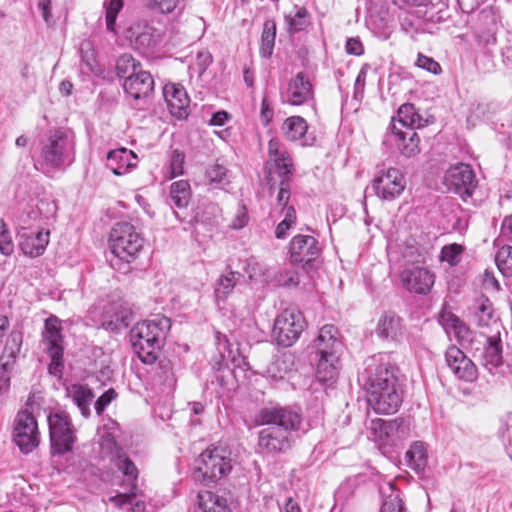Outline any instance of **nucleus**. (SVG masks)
<instances>
[{"instance_id":"nucleus-1","label":"nucleus","mask_w":512,"mask_h":512,"mask_svg":"<svg viewBox=\"0 0 512 512\" xmlns=\"http://www.w3.org/2000/svg\"><path fill=\"white\" fill-rule=\"evenodd\" d=\"M363 377L368 402L374 411L380 414L397 412L403 397L392 365L384 362L381 356H373L367 362Z\"/></svg>"},{"instance_id":"nucleus-2","label":"nucleus","mask_w":512,"mask_h":512,"mask_svg":"<svg viewBox=\"0 0 512 512\" xmlns=\"http://www.w3.org/2000/svg\"><path fill=\"white\" fill-rule=\"evenodd\" d=\"M170 328V319L160 315L137 323L132 328V347L143 363L153 364L158 359Z\"/></svg>"},{"instance_id":"nucleus-3","label":"nucleus","mask_w":512,"mask_h":512,"mask_svg":"<svg viewBox=\"0 0 512 512\" xmlns=\"http://www.w3.org/2000/svg\"><path fill=\"white\" fill-rule=\"evenodd\" d=\"M109 244L115 256V259L111 260L112 267L126 273L129 271L128 264L135 261L142 252L144 239L134 225L119 222L110 232Z\"/></svg>"},{"instance_id":"nucleus-4","label":"nucleus","mask_w":512,"mask_h":512,"mask_svg":"<svg viewBox=\"0 0 512 512\" xmlns=\"http://www.w3.org/2000/svg\"><path fill=\"white\" fill-rule=\"evenodd\" d=\"M74 147L62 131L52 132L41 144L37 164L45 173L70 164L73 161Z\"/></svg>"},{"instance_id":"nucleus-5","label":"nucleus","mask_w":512,"mask_h":512,"mask_svg":"<svg viewBox=\"0 0 512 512\" xmlns=\"http://www.w3.org/2000/svg\"><path fill=\"white\" fill-rule=\"evenodd\" d=\"M35 394H29L25 407L18 411L13 422L12 438L18 448H37L41 442L38 422L34 415Z\"/></svg>"},{"instance_id":"nucleus-6","label":"nucleus","mask_w":512,"mask_h":512,"mask_svg":"<svg viewBox=\"0 0 512 512\" xmlns=\"http://www.w3.org/2000/svg\"><path fill=\"white\" fill-rule=\"evenodd\" d=\"M228 450H203L195 460L194 479L204 484L214 483L232 469Z\"/></svg>"},{"instance_id":"nucleus-7","label":"nucleus","mask_w":512,"mask_h":512,"mask_svg":"<svg viewBox=\"0 0 512 512\" xmlns=\"http://www.w3.org/2000/svg\"><path fill=\"white\" fill-rule=\"evenodd\" d=\"M61 323L57 316L50 315L41 332V344L51 359L49 372L54 376H60L64 368V336Z\"/></svg>"},{"instance_id":"nucleus-8","label":"nucleus","mask_w":512,"mask_h":512,"mask_svg":"<svg viewBox=\"0 0 512 512\" xmlns=\"http://www.w3.org/2000/svg\"><path fill=\"white\" fill-rule=\"evenodd\" d=\"M265 180L272 191L275 186L273 173L280 178L291 179L294 174V162L284 143L278 138H271L267 144V159L264 164Z\"/></svg>"},{"instance_id":"nucleus-9","label":"nucleus","mask_w":512,"mask_h":512,"mask_svg":"<svg viewBox=\"0 0 512 512\" xmlns=\"http://www.w3.org/2000/svg\"><path fill=\"white\" fill-rule=\"evenodd\" d=\"M306 327L305 318L297 308L283 310L275 319L272 336L278 345L289 347L300 337Z\"/></svg>"},{"instance_id":"nucleus-10","label":"nucleus","mask_w":512,"mask_h":512,"mask_svg":"<svg viewBox=\"0 0 512 512\" xmlns=\"http://www.w3.org/2000/svg\"><path fill=\"white\" fill-rule=\"evenodd\" d=\"M371 187L380 199L392 201L403 193L406 187V178L398 168L381 169L374 176Z\"/></svg>"},{"instance_id":"nucleus-11","label":"nucleus","mask_w":512,"mask_h":512,"mask_svg":"<svg viewBox=\"0 0 512 512\" xmlns=\"http://www.w3.org/2000/svg\"><path fill=\"white\" fill-rule=\"evenodd\" d=\"M47 420L52 448H72L77 437L70 416L65 411L55 410Z\"/></svg>"},{"instance_id":"nucleus-12","label":"nucleus","mask_w":512,"mask_h":512,"mask_svg":"<svg viewBox=\"0 0 512 512\" xmlns=\"http://www.w3.org/2000/svg\"><path fill=\"white\" fill-rule=\"evenodd\" d=\"M322 252L318 240L311 235H296L289 243L290 259L293 263L300 264L303 269L314 267Z\"/></svg>"},{"instance_id":"nucleus-13","label":"nucleus","mask_w":512,"mask_h":512,"mask_svg":"<svg viewBox=\"0 0 512 512\" xmlns=\"http://www.w3.org/2000/svg\"><path fill=\"white\" fill-rule=\"evenodd\" d=\"M256 422L259 425H278L287 433L300 428L302 417L297 411L287 407H264L257 414Z\"/></svg>"},{"instance_id":"nucleus-14","label":"nucleus","mask_w":512,"mask_h":512,"mask_svg":"<svg viewBox=\"0 0 512 512\" xmlns=\"http://www.w3.org/2000/svg\"><path fill=\"white\" fill-rule=\"evenodd\" d=\"M313 98V85L310 82L308 75L303 72H298L281 90L282 102L289 105H304L312 101Z\"/></svg>"},{"instance_id":"nucleus-15","label":"nucleus","mask_w":512,"mask_h":512,"mask_svg":"<svg viewBox=\"0 0 512 512\" xmlns=\"http://www.w3.org/2000/svg\"><path fill=\"white\" fill-rule=\"evenodd\" d=\"M124 38L131 47L145 53L153 49L160 42L161 33L153 26L137 22L124 30Z\"/></svg>"},{"instance_id":"nucleus-16","label":"nucleus","mask_w":512,"mask_h":512,"mask_svg":"<svg viewBox=\"0 0 512 512\" xmlns=\"http://www.w3.org/2000/svg\"><path fill=\"white\" fill-rule=\"evenodd\" d=\"M400 281L410 293L427 295L435 283V274L425 267L413 266L401 271Z\"/></svg>"},{"instance_id":"nucleus-17","label":"nucleus","mask_w":512,"mask_h":512,"mask_svg":"<svg viewBox=\"0 0 512 512\" xmlns=\"http://www.w3.org/2000/svg\"><path fill=\"white\" fill-rule=\"evenodd\" d=\"M444 182L449 189L470 196L476 187L477 181L471 166L457 163L445 173Z\"/></svg>"},{"instance_id":"nucleus-18","label":"nucleus","mask_w":512,"mask_h":512,"mask_svg":"<svg viewBox=\"0 0 512 512\" xmlns=\"http://www.w3.org/2000/svg\"><path fill=\"white\" fill-rule=\"evenodd\" d=\"M49 236V230L21 226L18 230L20 249L30 257L40 256L49 243Z\"/></svg>"},{"instance_id":"nucleus-19","label":"nucleus","mask_w":512,"mask_h":512,"mask_svg":"<svg viewBox=\"0 0 512 512\" xmlns=\"http://www.w3.org/2000/svg\"><path fill=\"white\" fill-rule=\"evenodd\" d=\"M163 96L171 115L185 119L189 115L190 98L183 85L168 83L163 88Z\"/></svg>"},{"instance_id":"nucleus-20","label":"nucleus","mask_w":512,"mask_h":512,"mask_svg":"<svg viewBox=\"0 0 512 512\" xmlns=\"http://www.w3.org/2000/svg\"><path fill=\"white\" fill-rule=\"evenodd\" d=\"M448 367L461 380L473 381L477 376V368L458 347L449 346L445 353Z\"/></svg>"},{"instance_id":"nucleus-21","label":"nucleus","mask_w":512,"mask_h":512,"mask_svg":"<svg viewBox=\"0 0 512 512\" xmlns=\"http://www.w3.org/2000/svg\"><path fill=\"white\" fill-rule=\"evenodd\" d=\"M385 142L394 144L400 154L408 158L420 152L419 136L412 129L400 130L393 125L392 131L386 134Z\"/></svg>"},{"instance_id":"nucleus-22","label":"nucleus","mask_w":512,"mask_h":512,"mask_svg":"<svg viewBox=\"0 0 512 512\" xmlns=\"http://www.w3.org/2000/svg\"><path fill=\"white\" fill-rule=\"evenodd\" d=\"M127 95L135 100L148 98L154 91V80L148 71L139 70L123 82Z\"/></svg>"},{"instance_id":"nucleus-23","label":"nucleus","mask_w":512,"mask_h":512,"mask_svg":"<svg viewBox=\"0 0 512 512\" xmlns=\"http://www.w3.org/2000/svg\"><path fill=\"white\" fill-rule=\"evenodd\" d=\"M402 423L398 419L390 421L380 418L372 419L367 425L368 438L378 445H386L388 440L399 431Z\"/></svg>"},{"instance_id":"nucleus-24","label":"nucleus","mask_w":512,"mask_h":512,"mask_svg":"<svg viewBox=\"0 0 512 512\" xmlns=\"http://www.w3.org/2000/svg\"><path fill=\"white\" fill-rule=\"evenodd\" d=\"M137 155L127 148L112 150L107 156V167L118 176L125 175L137 165Z\"/></svg>"},{"instance_id":"nucleus-25","label":"nucleus","mask_w":512,"mask_h":512,"mask_svg":"<svg viewBox=\"0 0 512 512\" xmlns=\"http://www.w3.org/2000/svg\"><path fill=\"white\" fill-rule=\"evenodd\" d=\"M308 124L306 120L300 116L288 117L283 125L282 131L287 140L299 141L302 146L313 144L314 138L307 136Z\"/></svg>"},{"instance_id":"nucleus-26","label":"nucleus","mask_w":512,"mask_h":512,"mask_svg":"<svg viewBox=\"0 0 512 512\" xmlns=\"http://www.w3.org/2000/svg\"><path fill=\"white\" fill-rule=\"evenodd\" d=\"M316 377L322 383H334L339 375L340 361L338 353L319 354Z\"/></svg>"},{"instance_id":"nucleus-27","label":"nucleus","mask_w":512,"mask_h":512,"mask_svg":"<svg viewBox=\"0 0 512 512\" xmlns=\"http://www.w3.org/2000/svg\"><path fill=\"white\" fill-rule=\"evenodd\" d=\"M23 344V333L13 330L8 335L0 355V365L5 369H14Z\"/></svg>"},{"instance_id":"nucleus-28","label":"nucleus","mask_w":512,"mask_h":512,"mask_svg":"<svg viewBox=\"0 0 512 512\" xmlns=\"http://www.w3.org/2000/svg\"><path fill=\"white\" fill-rule=\"evenodd\" d=\"M316 347L319 354L339 353L342 342L338 329L334 325H324L316 339Z\"/></svg>"},{"instance_id":"nucleus-29","label":"nucleus","mask_w":512,"mask_h":512,"mask_svg":"<svg viewBox=\"0 0 512 512\" xmlns=\"http://www.w3.org/2000/svg\"><path fill=\"white\" fill-rule=\"evenodd\" d=\"M403 332L402 320L396 314L386 313L378 321L376 333L383 339L397 340Z\"/></svg>"},{"instance_id":"nucleus-30","label":"nucleus","mask_w":512,"mask_h":512,"mask_svg":"<svg viewBox=\"0 0 512 512\" xmlns=\"http://www.w3.org/2000/svg\"><path fill=\"white\" fill-rule=\"evenodd\" d=\"M289 34H296L307 29L311 24V14L304 6L294 5L293 10L284 15Z\"/></svg>"},{"instance_id":"nucleus-31","label":"nucleus","mask_w":512,"mask_h":512,"mask_svg":"<svg viewBox=\"0 0 512 512\" xmlns=\"http://www.w3.org/2000/svg\"><path fill=\"white\" fill-rule=\"evenodd\" d=\"M195 512H231V510L225 498L210 491H200Z\"/></svg>"},{"instance_id":"nucleus-32","label":"nucleus","mask_w":512,"mask_h":512,"mask_svg":"<svg viewBox=\"0 0 512 512\" xmlns=\"http://www.w3.org/2000/svg\"><path fill=\"white\" fill-rule=\"evenodd\" d=\"M67 395L79 408L81 414L85 417L90 415V403L93 399L92 391L85 385L73 384L67 387Z\"/></svg>"},{"instance_id":"nucleus-33","label":"nucleus","mask_w":512,"mask_h":512,"mask_svg":"<svg viewBox=\"0 0 512 512\" xmlns=\"http://www.w3.org/2000/svg\"><path fill=\"white\" fill-rule=\"evenodd\" d=\"M287 443V433L278 427H266L259 433L260 448H282Z\"/></svg>"},{"instance_id":"nucleus-34","label":"nucleus","mask_w":512,"mask_h":512,"mask_svg":"<svg viewBox=\"0 0 512 512\" xmlns=\"http://www.w3.org/2000/svg\"><path fill=\"white\" fill-rule=\"evenodd\" d=\"M483 364L489 370L502 364V347L500 338L490 337L484 348Z\"/></svg>"},{"instance_id":"nucleus-35","label":"nucleus","mask_w":512,"mask_h":512,"mask_svg":"<svg viewBox=\"0 0 512 512\" xmlns=\"http://www.w3.org/2000/svg\"><path fill=\"white\" fill-rule=\"evenodd\" d=\"M276 38V22L272 19L266 20L263 24L261 34L260 54L264 58H269L274 49Z\"/></svg>"},{"instance_id":"nucleus-36","label":"nucleus","mask_w":512,"mask_h":512,"mask_svg":"<svg viewBox=\"0 0 512 512\" xmlns=\"http://www.w3.org/2000/svg\"><path fill=\"white\" fill-rule=\"evenodd\" d=\"M398 120L406 129L420 128L424 126L423 119L416 111L413 104L406 103L398 109Z\"/></svg>"},{"instance_id":"nucleus-37","label":"nucleus","mask_w":512,"mask_h":512,"mask_svg":"<svg viewBox=\"0 0 512 512\" xmlns=\"http://www.w3.org/2000/svg\"><path fill=\"white\" fill-rule=\"evenodd\" d=\"M115 69L117 76L125 80L141 70V63L131 54L124 53L117 58Z\"/></svg>"},{"instance_id":"nucleus-38","label":"nucleus","mask_w":512,"mask_h":512,"mask_svg":"<svg viewBox=\"0 0 512 512\" xmlns=\"http://www.w3.org/2000/svg\"><path fill=\"white\" fill-rule=\"evenodd\" d=\"M191 197L190 185L186 180H179L171 185L170 198L172 203L178 207H186Z\"/></svg>"},{"instance_id":"nucleus-39","label":"nucleus","mask_w":512,"mask_h":512,"mask_svg":"<svg viewBox=\"0 0 512 512\" xmlns=\"http://www.w3.org/2000/svg\"><path fill=\"white\" fill-rule=\"evenodd\" d=\"M115 466L123 473L131 484V489H137L138 469L134 462L124 453H119L115 459Z\"/></svg>"},{"instance_id":"nucleus-40","label":"nucleus","mask_w":512,"mask_h":512,"mask_svg":"<svg viewBox=\"0 0 512 512\" xmlns=\"http://www.w3.org/2000/svg\"><path fill=\"white\" fill-rule=\"evenodd\" d=\"M240 273L230 271L224 275H222L217 283L215 288V296L217 299L225 300L227 296L233 291L235 285L237 284Z\"/></svg>"},{"instance_id":"nucleus-41","label":"nucleus","mask_w":512,"mask_h":512,"mask_svg":"<svg viewBox=\"0 0 512 512\" xmlns=\"http://www.w3.org/2000/svg\"><path fill=\"white\" fill-rule=\"evenodd\" d=\"M205 177L210 184L225 185L230 182L229 170L217 162L207 167Z\"/></svg>"},{"instance_id":"nucleus-42","label":"nucleus","mask_w":512,"mask_h":512,"mask_svg":"<svg viewBox=\"0 0 512 512\" xmlns=\"http://www.w3.org/2000/svg\"><path fill=\"white\" fill-rule=\"evenodd\" d=\"M493 316L491 301L481 296L475 301V317L479 326H488Z\"/></svg>"},{"instance_id":"nucleus-43","label":"nucleus","mask_w":512,"mask_h":512,"mask_svg":"<svg viewBox=\"0 0 512 512\" xmlns=\"http://www.w3.org/2000/svg\"><path fill=\"white\" fill-rule=\"evenodd\" d=\"M58 206L55 200L50 197L39 199L36 204V211H32V217L36 219L39 217L40 219L50 220L54 219L57 214Z\"/></svg>"},{"instance_id":"nucleus-44","label":"nucleus","mask_w":512,"mask_h":512,"mask_svg":"<svg viewBox=\"0 0 512 512\" xmlns=\"http://www.w3.org/2000/svg\"><path fill=\"white\" fill-rule=\"evenodd\" d=\"M282 214L284 218L275 229V237L277 239H285L288 236V231L296 224L297 220L296 211L293 206L282 209Z\"/></svg>"},{"instance_id":"nucleus-45","label":"nucleus","mask_w":512,"mask_h":512,"mask_svg":"<svg viewBox=\"0 0 512 512\" xmlns=\"http://www.w3.org/2000/svg\"><path fill=\"white\" fill-rule=\"evenodd\" d=\"M496 265L504 276L512 275V246L504 245L496 253Z\"/></svg>"},{"instance_id":"nucleus-46","label":"nucleus","mask_w":512,"mask_h":512,"mask_svg":"<svg viewBox=\"0 0 512 512\" xmlns=\"http://www.w3.org/2000/svg\"><path fill=\"white\" fill-rule=\"evenodd\" d=\"M111 500L120 508H125L127 505L131 506L132 512H144L146 505L141 500H136V490H132L128 494H119Z\"/></svg>"},{"instance_id":"nucleus-47","label":"nucleus","mask_w":512,"mask_h":512,"mask_svg":"<svg viewBox=\"0 0 512 512\" xmlns=\"http://www.w3.org/2000/svg\"><path fill=\"white\" fill-rule=\"evenodd\" d=\"M405 464L417 471H423L427 464L426 450H406L404 454Z\"/></svg>"},{"instance_id":"nucleus-48","label":"nucleus","mask_w":512,"mask_h":512,"mask_svg":"<svg viewBox=\"0 0 512 512\" xmlns=\"http://www.w3.org/2000/svg\"><path fill=\"white\" fill-rule=\"evenodd\" d=\"M117 428L115 423L105 424L97 431L100 448H115Z\"/></svg>"},{"instance_id":"nucleus-49","label":"nucleus","mask_w":512,"mask_h":512,"mask_svg":"<svg viewBox=\"0 0 512 512\" xmlns=\"http://www.w3.org/2000/svg\"><path fill=\"white\" fill-rule=\"evenodd\" d=\"M104 5H105V9H106L107 30H109L111 32H115L117 15L122 10L124 1L123 0H107Z\"/></svg>"},{"instance_id":"nucleus-50","label":"nucleus","mask_w":512,"mask_h":512,"mask_svg":"<svg viewBox=\"0 0 512 512\" xmlns=\"http://www.w3.org/2000/svg\"><path fill=\"white\" fill-rule=\"evenodd\" d=\"M275 281L278 285L284 287L297 286L299 284V276L294 268H283L275 275Z\"/></svg>"},{"instance_id":"nucleus-51","label":"nucleus","mask_w":512,"mask_h":512,"mask_svg":"<svg viewBox=\"0 0 512 512\" xmlns=\"http://www.w3.org/2000/svg\"><path fill=\"white\" fill-rule=\"evenodd\" d=\"M212 55L207 50H201L197 53L195 61L190 65L189 70L202 76L209 65L212 63Z\"/></svg>"},{"instance_id":"nucleus-52","label":"nucleus","mask_w":512,"mask_h":512,"mask_svg":"<svg viewBox=\"0 0 512 512\" xmlns=\"http://www.w3.org/2000/svg\"><path fill=\"white\" fill-rule=\"evenodd\" d=\"M290 359L286 356L275 359L268 367L269 375L274 379H283L290 369Z\"/></svg>"},{"instance_id":"nucleus-53","label":"nucleus","mask_w":512,"mask_h":512,"mask_svg":"<svg viewBox=\"0 0 512 512\" xmlns=\"http://www.w3.org/2000/svg\"><path fill=\"white\" fill-rule=\"evenodd\" d=\"M181 0H146V6L158 13H172L180 4Z\"/></svg>"},{"instance_id":"nucleus-54","label":"nucleus","mask_w":512,"mask_h":512,"mask_svg":"<svg viewBox=\"0 0 512 512\" xmlns=\"http://www.w3.org/2000/svg\"><path fill=\"white\" fill-rule=\"evenodd\" d=\"M185 156L183 153L175 150L171 154L169 164L168 179H173L176 176L182 175L184 170Z\"/></svg>"},{"instance_id":"nucleus-55","label":"nucleus","mask_w":512,"mask_h":512,"mask_svg":"<svg viewBox=\"0 0 512 512\" xmlns=\"http://www.w3.org/2000/svg\"><path fill=\"white\" fill-rule=\"evenodd\" d=\"M14 251V244L7 225L0 220V252L3 255L10 256Z\"/></svg>"},{"instance_id":"nucleus-56","label":"nucleus","mask_w":512,"mask_h":512,"mask_svg":"<svg viewBox=\"0 0 512 512\" xmlns=\"http://www.w3.org/2000/svg\"><path fill=\"white\" fill-rule=\"evenodd\" d=\"M462 253V246L459 244H451L444 246L441 250V260L448 262L451 266L457 264L458 257Z\"/></svg>"},{"instance_id":"nucleus-57","label":"nucleus","mask_w":512,"mask_h":512,"mask_svg":"<svg viewBox=\"0 0 512 512\" xmlns=\"http://www.w3.org/2000/svg\"><path fill=\"white\" fill-rule=\"evenodd\" d=\"M380 512H404V505L399 495L392 493L386 497Z\"/></svg>"},{"instance_id":"nucleus-58","label":"nucleus","mask_w":512,"mask_h":512,"mask_svg":"<svg viewBox=\"0 0 512 512\" xmlns=\"http://www.w3.org/2000/svg\"><path fill=\"white\" fill-rule=\"evenodd\" d=\"M249 222V214L244 204H239L235 216L230 224V227L234 230L244 228Z\"/></svg>"},{"instance_id":"nucleus-59","label":"nucleus","mask_w":512,"mask_h":512,"mask_svg":"<svg viewBox=\"0 0 512 512\" xmlns=\"http://www.w3.org/2000/svg\"><path fill=\"white\" fill-rule=\"evenodd\" d=\"M280 183H279V189H278V193H277V202L279 205L283 206V209L285 208H288L289 206H287L288 202H289V199H290V196H291V191H290V180L291 179H284V178H280Z\"/></svg>"},{"instance_id":"nucleus-60","label":"nucleus","mask_w":512,"mask_h":512,"mask_svg":"<svg viewBox=\"0 0 512 512\" xmlns=\"http://www.w3.org/2000/svg\"><path fill=\"white\" fill-rule=\"evenodd\" d=\"M416 65L419 68L425 69L433 74H439L441 72V66L434 59L419 54Z\"/></svg>"},{"instance_id":"nucleus-61","label":"nucleus","mask_w":512,"mask_h":512,"mask_svg":"<svg viewBox=\"0 0 512 512\" xmlns=\"http://www.w3.org/2000/svg\"><path fill=\"white\" fill-rule=\"evenodd\" d=\"M117 394L115 390L109 389L103 393L95 402V410L97 414H101L105 408L116 398Z\"/></svg>"},{"instance_id":"nucleus-62","label":"nucleus","mask_w":512,"mask_h":512,"mask_svg":"<svg viewBox=\"0 0 512 512\" xmlns=\"http://www.w3.org/2000/svg\"><path fill=\"white\" fill-rule=\"evenodd\" d=\"M369 70V66L367 64L363 65L356 77L355 84H354V96H362L365 84H366V77Z\"/></svg>"},{"instance_id":"nucleus-63","label":"nucleus","mask_w":512,"mask_h":512,"mask_svg":"<svg viewBox=\"0 0 512 512\" xmlns=\"http://www.w3.org/2000/svg\"><path fill=\"white\" fill-rule=\"evenodd\" d=\"M482 286L486 291L497 292L500 290V284L496 279L494 273L489 270H485L482 275Z\"/></svg>"},{"instance_id":"nucleus-64","label":"nucleus","mask_w":512,"mask_h":512,"mask_svg":"<svg viewBox=\"0 0 512 512\" xmlns=\"http://www.w3.org/2000/svg\"><path fill=\"white\" fill-rule=\"evenodd\" d=\"M346 52L350 55L360 56L364 53L362 42L357 37L348 38L345 45Z\"/></svg>"}]
</instances>
